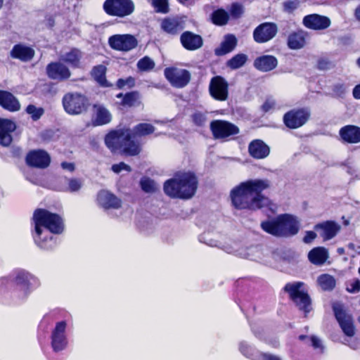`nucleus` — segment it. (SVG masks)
Wrapping results in <instances>:
<instances>
[{
    "instance_id": "obj_1",
    "label": "nucleus",
    "mask_w": 360,
    "mask_h": 360,
    "mask_svg": "<svg viewBox=\"0 0 360 360\" xmlns=\"http://www.w3.org/2000/svg\"><path fill=\"white\" fill-rule=\"evenodd\" d=\"M269 188L270 182L267 179H249L241 182L230 192L231 204L237 210H260L268 200L262 192Z\"/></svg>"
},
{
    "instance_id": "obj_2",
    "label": "nucleus",
    "mask_w": 360,
    "mask_h": 360,
    "mask_svg": "<svg viewBox=\"0 0 360 360\" xmlns=\"http://www.w3.org/2000/svg\"><path fill=\"white\" fill-rule=\"evenodd\" d=\"M198 187V178L193 171H178L163 184L165 194L172 199L189 200Z\"/></svg>"
},
{
    "instance_id": "obj_3",
    "label": "nucleus",
    "mask_w": 360,
    "mask_h": 360,
    "mask_svg": "<svg viewBox=\"0 0 360 360\" xmlns=\"http://www.w3.org/2000/svg\"><path fill=\"white\" fill-rule=\"evenodd\" d=\"M261 228L266 233L276 237H289L296 235L300 223L292 214H283L271 220L263 221Z\"/></svg>"
},
{
    "instance_id": "obj_4",
    "label": "nucleus",
    "mask_w": 360,
    "mask_h": 360,
    "mask_svg": "<svg viewBox=\"0 0 360 360\" xmlns=\"http://www.w3.org/2000/svg\"><path fill=\"white\" fill-rule=\"evenodd\" d=\"M32 219L35 233H40L41 231H43V227L53 234H61L64 231L65 224L63 217L46 209H36L34 211Z\"/></svg>"
},
{
    "instance_id": "obj_5",
    "label": "nucleus",
    "mask_w": 360,
    "mask_h": 360,
    "mask_svg": "<svg viewBox=\"0 0 360 360\" xmlns=\"http://www.w3.org/2000/svg\"><path fill=\"white\" fill-rule=\"evenodd\" d=\"M304 283L300 281L287 283L283 290L288 294L289 299L295 304L297 309L303 311L307 316L311 311V299L305 290H302Z\"/></svg>"
},
{
    "instance_id": "obj_6",
    "label": "nucleus",
    "mask_w": 360,
    "mask_h": 360,
    "mask_svg": "<svg viewBox=\"0 0 360 360\" xmlns=\"http://www.w3.org/2000/svg\"><path fill=\"white\" fill-rule=\"evenodd\" d=\"M64 110L69 115H77L85 112L89 105V98L83 94L68 92L62 98Z\"/></svg>"
},
{
    "instance_id": "obj_7",
    "label": "nucleus",
    "mask_w": 360,
    "mask_h": 360,
    "mask_svg": "<svg viewBox=\"0 0 360 360\" xmlns=\"http://www.w3.org/2000/svg\"><path fill=\"white\" fill-rule=\"evenodd\" d=\"M311 112L307 108H293L287 111L283 117L284 125L290 129L304 126L310 119Z\"/></svg>"
},
{
    "instance_id": "obj_8",
    "label": "nucleus",
    "mask_w": 360,
    "mask_h": 360,
    "mask_svg": "<svg viewBox=\"0 0 360 360\" xmlns=\"http://www.w3.org/2000/svg\"><path fill=\"white\" fill-rule=\"evenodd\" d=\"M210 127L215 139H226L231 136H236L240 132L238 126L223 120H212L210 122Z\"/></svg>"
},
{
    "instance_id": "obj_9",
    "label": "nucleus",
    "mask_w": 360,
    "mask_h": 360,
    "mask_svg": "<svg viewBox=\"0 0 360 360\" xmlns=\"http://www.w3.org/2000/svg\"><path fill=\"white\" fill-rule=\"evenodd\" d=\"M164 75L173 87L178 89L187 86L191 79V75L188 70H179L175 67L166 68Z\"/></svg>"
},
{
    "instance_id": "obj_10",
    "label": "nucleus",
    "mask_w": 360,
    "mask_h": 360,
    "mask_svg": "<svg viewBox=\"0 0 360 360\" xmlns=\"http://www.w3.org/2000/svg\"><path fill=\"white\" fill-rule=\"evenodd\" d=\"M333 310L335 317L338 322L344 334L348 337H352L355 334V328L352 317L344 309L340 304H334Z\"/></svg>"
},
{
    "instance_id": "obj_11",
    "label": "nucleus",
    "mask_w": 360,
    "mask_h": 360,
    "mask_svg": "<svg viewBox=\"0 0 360 360\" xmlns=\"http://www.w3.org/2000/svg\"><path fill=\"white\" fill-rule=\"evenodd\" d=\"M229 83L226 79L217 75L211 78L209 84V93L210 96L218 101H225L229 98Z\"/></svg>"
},
{
    "instance_id": "obj_12",
    "label": "nucleus",
    "mask_w": 360,
    "mask_h": 360,
    "mask_svg": "<svg viewBox=\"0 0 360 360\" xmlns=\"http://www.w3.org/2000/svg\"><path fill=\"white\" fill-rule=\"evenodd\" d=\"M26 165L31 168L46 169L51 164V156L44 149H33L28 151L25 159Z\"/></svg>"
},
{
    "instance_id": "obj_13",
    "label": "nucleus",
    "mask_w": 360,
    "mask_h": 360,
    "mask_svg": "<svg viewBox=\"0 0 360 360\" xmlns=\"http://www.w3.org/2000/svg\"><path fill=\"white\" fill-rule=\"evenodd\" d=\"M277 32L278 26L275 22H265L255 28L252 35L255 42L264 44L274 38Z\"/></svg>"
},
{
    "instance_id": "obj_14",
    "label": "nucleus",
    "mask_w": 360,
    "mask_h": 360,
    "mask_svg": "<svg viewBox=\"0 0 360 360\" xmlns=\"http://www.w3.org/2000/svg\"><path fill=\"white\" fill-rule=\"evenodd\" d=\"M67 323L65 321L57 322L52 330L51 339V347L55 352L63 350L68 345V339L65 335Z\"/></svg>"
},
{
    "instance_id": "obj_15",
    "label": "nucleus",
    "mask_w": 360,
    "mask_h": 360,
    "mask_svg": "<svg viewBox=\"0 0 360 360\" xmlns=\"http://www.w3.org/2000/svg\"><path fill=\"white\" fill-rule=\"evenodd\" d=\"M341 226L333 220H326L314 225V230L318 233L323 241L333 239L340 231Z\"/></svg>"
},
{
    "instance_id": "obj_16",
    "label": "nucleus",
    "mask_w": 360,
    "mask_h": 360,
    "mask_svg": "<svg viewBox=\"0 0 360 360\" xmlns=\"http://www.w3.org/2000/svg\"><path fill=\"white\" fill-rule=\"evenodd\" d=\"M46 72L51 79L65 81L71 76L70 69L60 62H51L46 68Z\"/></svg>"
},
{
    "instance_id": "obj_17",
    "label": "nucleus",
    "mask_w": 360,
    "mask_h": 360,
    "mask_svg": "<svg viewBox=\"0 0 360 360\" xmlns=\"http://www.w3.org/2000/svg\"><path fill=\"white\" fill-rule=\"evenodd\" d=\"M302 23L308 29L323 30L330 27L331 21L327 16L313 13L305 15L303 18Z\"/></svg>"
},
{
    "instance_id": "obj_18",
    "label": "nucleus",
    "mask_w": 360,
    "mask_h": 360,
    "mask_svg": "<svg viewBox=\"0 0 360 360\" xmlns=\"http://www.w3.org/2000/svg\"><path fill=\"white\" fill-rule=\"evenodd\" d=\"M17 128L16 123L11 119L0 117V145L9 146L13 142L12 134Z\"/></svg>"
},
{
    "instance_id": "obj_19",
    "label": "nucleus",
    "mask_w": 360,
    "mask_h": 360,
    "mask_svg": "<svg viewBox=\"0 0 360 360\" xmlns=\"http://www.w3.org/2000/svg\"><path fill=\"white\" fill-rule=\"evenodd\" d=\"M116 98L120 99L117 103L121 108H131L138 107L141 104V95L139 91H130L126 93L116 94Z\"/></svg>"
},
{
    "instance_id": "obj_20",
    "label": "nucleus",
    "mask_w": 360,
    "mask_h": 360,
    "mask_svg": "<svg viewBox=\"0 0 360 360\" xmlns=\"http://www.w3.org/2000/svg\"><path fill=\"white\" fill-rule=\"evenodd\" d=\"M340 139L343 143L354 144L360 143V127L347 124L339 130Z\"/></svg>"
},
{
    "instance_id": "obj_21",
    "label": "nucleus",
    "mask_w": 360,
    "mask_h": 360,
    "mask_svg": "<svg viewBox=\"0 0 360 360\" xmlns=\"http://www.w3.org/2000/svg\"><path fill=\"white\" fill-rule=\"evenodd\" d=\"M181 46L187 51H195L203 45L202 37L191 31H185L180 36Z\"/></svg>"
},
{
    "instance_id": "obj_22",
    "label": "nucleus",
    "mask_w": 360,
    "mask_h": 360,
    "mask_svg": "<svg viewBox=\"0 0 360 360\" xmlns=\"http://www.w3.org/2000/svg\"><path fill=\"white\" fill-rule=\"evenodd\" d=\"M161 30L165 33L176 36L185 27L184 22L178 17H166L162 20Z\"/></svg>"
},
{
    "instance_id": "obj_23",
    "label": "nucleus",
    "mask_w": 360,
    "mask_h": 360,
    "mask_svg": "<svg viewBox=\"0 0 360 360\" xmlns=\"http://www.w3.org/2000/svg\"><path fill=\"white\" fill-rule=\"evenodd\" d=\"M248 153L254 159H264L269 155L270 147L262 139H254L248 145Z\"/></svg>"
},
{
    "instance_id": "obj_24",
    "label": "nucleus",
    "mask_w": 360,
    "mask_h": 360,
    "mask_svg": "<svg viewBox=\"0 0 360 360\" xmlns=\"http://www.w3.org/2000/svg\"><path fill=\"white\" fill-rule=\"evenodd\" d=\"M0 106L10 112H18L21 105L19 100L10 91L0 89Z\"/></svg>"
},
{
    "instance_id": "obj_25",
    "label": "nucleus",
    "mask_w": 360,
    "mask_h": 360,
    "mask_svg": "<svg viewBox=\"0 0 360 360\" xmlns=\"http://www.w3.org/2000/svg\"><path fill=\"white\" fill-rule=\"evenodd\" d=\"M33 239L38 248L44 251H52L57 246V238L51 234H44V231L41 233H33Z\"/></svg>"
},
{
    "instance_id": "obj_26",
    "label": "nucleus",
    "mask_w": 360,
    "mask_h": 360,
    "mask_svg": "<svg viewBox=\"0 0 360 360\" xmlns=\"http://www.w3.org/2000/svg\"><path fill=\"white\" fill-rule=\"evenodd\" d=\"M278 63V59L274 56L262 55L254 60L253 66L260 72H267L274 70Z\"/></svg>"
},
{
    "instance_id": "obj_27",
    "label": "nucleus",
    "mask_w": 360,
    "mask_h": 360,
    "mask_svg": "<svg viewBox=\"0 0 360 360\" xmlns=\"http://www.w3.org/2000/svg\"><path fill=\"white\" fill-rule=\"evenodd\" d=\"M138 41L131 34H114V50L128 51L136 47Z\"/></svg>"
},
{
    "instance_id": "obj_28",
    "label": "nucleus",
    "mask_w": 360,
    "mask_h": 360,
    "mask_svg": "<svg viewBox=\"0 0 360 360\" xmlns=\"http://www.w3.org/2000/svg\"><path fill=\"white\" fill-rule=\"evenodd\" d=\"M35 51L30 47L22 44H15L10 51V56L22 62L30 61L34 56Z\"/></svg>"
},
{
    "instance_id": "obj_29",
    "label": "nucleus",
    "mask_w": 360,
    "mask_h": 360,
    "mask_svg": "<svg viewBox=\"0 0 360 360\" xmlns=\"http://www.w3.org/2000/svg\"><path fill=\"white\" fill-rule=\"evenodd\" d=\"M134 135L127 133L122 140L121 147L123 153L128 156L138 155L141 151V146L139 143L134 139Z\"/></svg>"
},
{
    "instance_id": "obj_30",
    "label": "nucleus",
    "mask_w": 360,
    "mask_h": 360,
    "mask_svg": "<svg viewBox=\"0 0 360 360\" xmlns=\"http://www.w3.org/2000/svg\"><path fill=\"white\" fill-rule=\"evenodd\" d=\"M307 37L308 33L302 30L294 31L288 35V46L292 50L300 49L305 46Z\"/></svg>"
},
{
    "instance_id": "obj_31",
    "label": "nucleus",
    "mask_w": 360,
    "mask_h": 360,
    "mask_svg": "<svg viewBox=\"0 0 360 360\" xmlns=\"http://www.w3.org/2000/svg\"><path fill=\"white\" fill-rule=\"evenodd\" d=\"M237 42L235 35L232 34L225 35L219 46L214 49V54L217 56H221L231 52L237 46Z\"/></svg>"
},
{
    "instance_id": "obj_32",
    "label": "nucleus",
    "mask_w": 360,
    "mask_h": 360,
    "mask_svg": "<svg viewBox=\"0 0 360 360\" xmlns=\"http://www.w3.org/2000/svg\"><path fill=\"white\" fill-rule=\"evenodd\" d=\"M134 8L132 0H114V16L122 18L129 15Z\"/></svg>"
},
{
    "instance_id": "obj_33",
    "label": "nucleus",
    "mask_w": 360,
    "mask_h": 360,
    "mask_svg": "<svg viewBox=\"0 0 360 360\" xmlns=\"http://www.w3.org/2000/svg\"><path fill=\"white\" fill-rule=\"evenodd\" d=\"M82 52L77 48H72L70 51L65 53L61 60L72 68L76 69L81 67Z\"/></svg>"
},
{
    "instance_id": "obj_34",
    "label": "nucleus",
    "mask_w": 360,
    "mask_h": 360,
    "mask_svg": "<svg viewBox=\"0 0 360 360\" xmlns=\"http://www.w3.org/2000/svg\"><path fill=\"white\" fill-rule=\"evenodd\" d=\"M308 258L313 264L322 265L328 258V252L324 247L314 248L309 251Z\"/></svg>"
},
{
    "instance_id": "obj_35",
    "label": "nucleus",
    "mask_w": 360,
    "mask_h": 360,
    "mask_svg": "<svg viewBox=\"0 0 360 360\" xmlns=\"http://www.w3.org/2000/svg\"><path fill=\"white\" fill-rule=\"evenodd\" d=\"M32 281H35V278L25 271H18L14 279L15 285L20 286L25 293H27L30 290Z\"/></svg>"
},
{
    "instance_id": "obj_36",
    "label": "nucleus",
    "mask_w": 360,
    "mask_h": 360,
    "mask_svg": "<svg viewBox=\"0 0 360 360\" xmlns=\"http://www.w3.org/2000/svg\"><path fill=\"white\" fill-rule=\"evenodd\" d=\"M105 73L106 68L103 65L94 66L91 71V77L101 86H110L106 79Z\"/></svg>"
},
{
    "instance_id": "obj_37",
    "label": "nucleus",
    "mask_w": 360,
    "mask_h": 360,
    "mask_svg": "<svg viewBox=\"0 0 360 360\" xmlns=\"http://www.w3.org/2000/svg\"><path fill=\"white\" fill-rule=\"evenodd\" d=\"M98 205L104 210L112 207V193L106 190H101L96 196Z\"/></svg>"
},
{
    "instance_id": "obj_38",
    "label": "nucleus",
    "mask_w": 360,
    "mask_h": 360,
    "mask_svg": "<svg viewBox=\"0 0 360 360\" xmlns=\"http://www.w3.org/2000/svg\"><path fill=\"white\" fill-rule=\"evenodd\" d=\"M212 22L217 26H223L228 23L229 14L223 8H218L211 14Z\"/></svg>"
},
{
    "instance_id": "obj_39",
    "label": "nucleus",
    "mask_w": 360,
    "mask_h": 360,
    "mask_svg": "<svg viewBox=\"0 0 360 360\" xmlns=\"http://www.w3.org/2000/svg\"><path fill=\"white\" fill-rule=\"evenodd\" d=\"M247 60L248 56L245 53H238L228 60L226 65L231 70H236L243 67Z\"/></svg>"
},
{
    "instance_id": "obj_40",
    "label": "nucleus",
    "mask_w": 360,
    "mask_h": 360,
    "mask_svg": "<svg viewBox=\"0 0 360 360\" xmlns=\"http://www.w3.org/2000/svg\"><path fill=\"white\" fill-rule=\"evenodd\" d=\"M111 120V115L108 110L102 106H99L96 112V117L93 121L94 126L108 124Z\"/></svg>"
},
{
    "instance_id": "obj_41",
    "label": "nucleus",
    "mask_w": 360,
    "mask_h": 360,
    "mask_svg": "<svg viewBox=\"0 0 360 360\" xmlns=\"http://www.w3.org/2000/svg\"><path fill=\"white\" fill-rule=\"evenodd\" d=\"M155 127L149 123H139L134 127V136H145L153 134Z\"/></svg>"
},
{
    "instance_id": "obj_42",
    "label": "nucleus",
    "mask_w": 360,
    "mask_h": 360,
    "mask_svg": "<svg viewBox=\"0 0 360 360\" xmlns=\"http://www.w3.org/2000/svg\"><path fill=\"white\" fill-rule=\"evenodd\" d=\"M318 281L321 288L324 290H333L336 284L334 277L327 274L321 275L318 278Z\"/></svg>"
},
{
    "instance_id": "obj_43",
    "label": "nucleus",
    "mask_w": 360,
    "mask_h": 360,
    "mask_svg": "<svg viewBox=\"0 0 360 360\" xmlns=\"http://www.w3.org/2000/svg\"><path fill=\"white\" fill-rule=\"evenodd\" d=\"M115 85L118 89L129 90L135 86L136 79L131 76H129L127 78H120L117 80Z\"/></svg>"
},
{
    "instance_id": "obj_44",
    "label": "nucleus",
    "mask_w": 360,
    "mask_h": 360,
    "mask_svg": "<svg viewBox=\"0 0 360 360\" xmlns=\"http://www.w3.org/2000/svg\"><path fill=\"white\" fill-rule=\"evenodd\" d=\"M151 4L157 13L166 14L169 11L168 0H151Z\"/></svg>"
},
{
    "instance_id": "obj_45",
    "label": "nucleus",
    "mask_w": 360,
    "mask_h": 360,
    "mask_svg": "<svg viewBox=\"0 0 360 360\" xmlns=\"http://www.w3.org/2000/svg\"><path fill=\"white\" fill-rule=\"evenodd\" d=\"M154 61L148 56H144L137 63V68L141 71H150L155 68Z\"/></svg>"
},
{
    "instance_id": "obj_46",
    "label": "nucleus",
    "mask_w": 360,
    "mask_h": 360,
    "mask_svg": "<svg viewBox=\"0 0 360 360\" xmlns=\"http://www.w3.org/2000/svg\"><path fill=\"white\" fill-rule=\"evenodd\" d=\"M140 186L141 189L146 193H154L157 190L155 181L148 177L141 179Z\"/></svg>"
},
{
    "instance_id": "obj_47",
    "label": "nucleus",
    "mask_w": 360,
    "mask_h": 360,
    "mask_svg": "<svg viewBox=\"0 0 360 360\" xmlns=\"http://www.w3.org/2000/svg\"><path fill=\"white\" fill-rule=\"evenodd\" d=\"M67 191L71 193L77 192L80 190L83 186V180L80 178L67 179Z\"/></svg>"
},
{
    "instance_id": "obj_48",
    "label": "nucleus",
    "mask_w": 360,
    "mask_h": 360,
    "mask_svg": "<svg viewBox=\"0 0 360 360\" xmlns=\"http://www.w3.org/2000/svg\"><path fill=\"white\" fill-rule=\"evenodd\" d=\"M25 111L27 114L31 115L34 121L38 120L44 112L42 108H37L33 104H29L26 107Z\"/></svg>"
},
{
    "instance_id": "obj_49",
    "label": "nucleus",
    "mask_w": 360,
    "mask_h": 360,
    "mask_svg": "<svg viewBox=\"0 0 360 360\" xmlns=\"http://www.w3.org/2000/svg\"><path fill=\"white\" fill-rule=\"evenodd\" d=\"M300 1L298 0H288L283 2V11L292 13L299 6Z\"/></svg>"
},
{
    "instance_id": "obj_50",
    "label": "nucleus",
    "mask_w": 360,
    "mask_h": 360,
    "mask_svg": "<svg viewBox=\"0 0 360 360\" xmlns=\"http://www.w3.org/2000/svg\"><path fill=\"white\" fill-rule=\"evenodd\" d=\"M193 124L198 127H202L206 121V116L201 112H195L191 115Z\"/></svg>"
},
{
    "instance_id": "obj_51",
    "label": "nucleus",
    "mask_w": 360,
    "mask_h": 360,
    "mask_svg": "<svg viewBox=\"0 0 360 360\" xmlns=\"http://www.w3.org/2000/svg\"><path fill=\"white\" fill-rule=\"evenodd\" d=\"M243 13V8L242 5L238 3L232 4L230 8V14L233 18H239Z\"/></svg>"
},
{
    "instance_id": "obj_52",
    "label": "nucleus",
    "mask_w": 360,
    "mask_h": 360,
    "mask_svg": "<svg viewBox=\"0 0 360 360\" xmlns=\"http://www.w3.org/2000/svg\"><path fill=\"white\" fill-rule=\"evenodd\" d=\"M332 92L337 97H343L346 93V86L344 84H335L332 87Z\"/></svg>"
},
{
    "instance_id": "obj_53",
    "label": "nucleus",
    "mask_w": 360,
    "mask_h": 360,
    "mask_svg": "<svg viewBox=\"0 0 360 360\" xmlns=\"http://www.w3.org/2000/svg\"><path fill=\"white\" fill-rule=\"evenodd\" d=\"M347 290L351 293H355L360 291V280L358 278L354 279L347 286Z\"/></svg>"
},
{
    "instance_id": "obj_54",
    "label": "nucleus",
    "mask_w": 360,
    "mask_h": 360,
    "mask_svg": "<svg viewBox=\"0 0 360 360\" xmlns=\"http://www.w3.org/2000/svg\"><path fill=\"white\" fill-rule=\"evenodd\" d=\"M276 106V102L271 98H267L265 100L264 103L261 106V110L263 112L266 113L274 109Z\"/></svg>"
},
{
    "instance_id": "obj_55",
    "label": "nucleus",
    "mask_w": 360,
    "mask_h": 360,
    "mask_svg": "<svg viewBox=\"0 0 360 360\" xmlns=\"http://www.w3.org/2000/svg\"><path fill=\"white\" fill-rule=\"evenodd\" d=\"M317 69L320 70H326L330 68V61L326 58H320L317 61Z\"/></svg>"
},
{
    "instance_id": "obj_56",
    "label": "nucleus",
    "mask_w": 360,
    "mask_h": 360,
    "mask_svg": "<svg viewBox=\"0 0 360 360\" xmlns=\"http://www.w3.org/2000/svg\"><path fill=\"white\" fill-rule=\"evenodd\" d=\"M318 233L315 231H306L305 236L303 238V241L305 243H311L316 237Z\"/></svg>"
},
{
    "instance_id": "obj_57",
    "label": "nucleus",
    "mask_w": 360,
    "mask_h": 360,
    "mask_svg": "<svg viewBox=\"0 0 360 360\" xmlns=\"http://www.w3.org/2000/svg\"><path fill=\"white\" fill-rule=\"evenodd\" d=\"M122 170H126L129 172L131 171V168L129 165L123 162L114 165V173H119Z\"/></svg>"
},
{
    "instance_id": "obj_58",
    "label": "nucleus",
    "mask_w": 360,
    "mask_h": 360,
    "mask_svg": "<svg viewBox=\"0 0 360 360\" xmlns=\"http://www.w3.org/2000/svg\"><path fill=\"white\" fill-rule=\"evenodd\" d=\"M112 129H110L105 137V143L107 147L112 151Z\"/></svg>"
},
{
    "instance_id": "obj_59",
    "label": "nucleus",
    "mask_w": 360,
    "mask_h": 360,
    "mask_svg": "<svg viewBox=\"0 0 360 360\" xmlns=\"http://www.w3.org/2000/svg\"><path fill=\"white\" fill-rule=\"evenodd\" d=\"M311 342V346L314 349H323V346L321 345V340L316 336L312 335L310 338Z\"/></svg>"
},
{
    "instance_id": "obj_60",
    "label": "nucleus",
    "mask_w": 360,
    "mask_h": 360,
    "mask_svg": "<svg viewBox=\"0 0 360 360\" xmlns=\"http://www.w3.org/2000/svg\"><path fill=\"white\" fill-rule=\"evenodd\" d=\"M103 8L108 15H112V0H105Z\"/></svg>"
},
{
    "instance_id": "obj_61",
    "label": "nucleus",
    "mask_w": 360,
    "mask_h": 360,
    "mask_svg": "<svg viewBox=\"0 0 360 360\" xmlns=\"http://www.w3.org/2000/svg\"><path fill=\"white\" fill-rule=\"evenodd\" d=\"M61 167L64 169H67L70 172H73L75 169V164L72 162H63Z\"/></svg>"
},
{
    "instance_id": "obj_62",
    "label": "nucleus",
    "mask_w": 360,
    "mask_h": 360,
    "mask_svg": "<svg viewBox=\"0 0 360 360\" xmlns=\"http://www.w3.org/2000/svg\"><path fill=\"white\" fill-rule=\"evenodd\" d=\"M352 95L355 99L360 100V83L354 87Z\"/></svg>"
},
{
    "instance_id": "obj_63",
    "label": "nucleus",
    "mask_w": 360,
    "mask_h": 360,
    "mask_svg": "<svg viewBox=\"0 0 360 360\" xmlns=\"http://www.w3.org/2000/svg\"><path fill=\"white\" fill-rule=\"evenodd\" d=\"M46 26L49 29H52L55 26V18L50 15L46 18Z\"/></svg>"
},
{
    "instance_id": "obj_64",
    "label": "nucleus",
    "mask_w": 360,
    "mask_h": 360,
    "mask_svg": "<svg viewBox=\"0 0 360 360\" xmlns=\"http://www.w3.org/2000/svg\"><path fill=\"white\" fill-rule=\"evenodd\" d=\"M262 359L263 360H281L278 356L271 354H264Z\"/></svg>"
}]
</instances>
